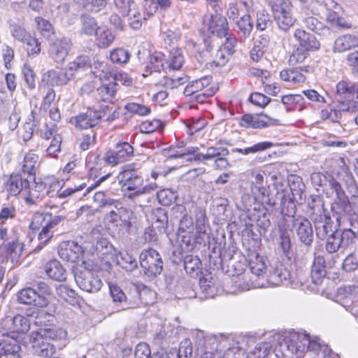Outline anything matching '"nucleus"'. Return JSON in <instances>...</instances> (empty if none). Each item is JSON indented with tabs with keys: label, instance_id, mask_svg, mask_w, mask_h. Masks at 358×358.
<instances>
[{
	"label": "nucleus",
	"instance_id": "f257e3e1",
	"mask_svg": "<svg viewBox=\"0 0 358 358\" xmlns=\"http://www.w3.org/2000/svg\"><path fill=\"white\" fill-rule=\"evenodd\" d=\"M174 213L182 215L179 223V231L193 234L196 242L202 239L206 234V224L208 217L206 208L201 206H195L194 210V222L192 216L187 213L186 207L182 204H176L172 208Z\"/></svg>",
	"mask_w": 358,
	"mask_h": 358
},
{
	"label": "nucleus",
	"instance_id": "f03ea898",
	"mask_svg": "<svg viewBox=\"0 0 358 358\" xmlns=\"http://www.w3.org/2000/svg\"><path fill=\"white\" fill-rule=\"evenodd\" d=\"M322 347V343L317 337L311 338L306 332H291L279 345L282 357L296 355L301 357L307 352H317Z\"/></svg>",
	"mask_w": 358,
	"mask_h": 358
},
{
	"label": "nucleus",
	"instance_id": "7ed1b4c3",
	"mask_svg": "<svg viewBox=\"0 0 358 358\" xmlns=\"http://www.w3.org/2000/svg\"><path fill=\"white\" fill-rule=\"evenodd\" d=\"M64 220L60 215H53L48 212H36L34 213L29 224V229L32 231H40L38 239L40 244L37 250H41L48 245L54 237L53 230Z\"/></svg>",
	"mask_w": 358,
	"mask_h": 358
},
{
	"label": "nucleus",
	"instance_id": "20e7f679",
	"mask_svg": "<svg viewBox=\"0 0 358 358\" xmlns=\"http://www.w3.org/2000/svg\"><path fill=\"white\" fill-rule=\"evenodd\" d=\"M32 178L26 176L23 173H12L5 182V188L10 196H17L20 194L24 195V199L28 203H34L35 199L42 196L36 188L41 185H36L34 189H30V182Z\"/></svg>",
	"mask_w": 358,
	"mask_h": 358
},
{
	"label": "nucleus",
	"instance_id": "39448f33",
	"mask_svg": "<svg viewBox=\"0 0 358 358\" xmlns=\"http://www.w3.org/2000/svg\"><path fill=\"white\" fill-rule=\"evenodd\" d=\"M251 192L253 194L254 199L257 201V203H255V206L252 209H248V219L252 222L250 223V225L252 227L254 223H256L257 226L262 229H267L271 225L270 214L267 208L260 203L264 198L266 189L260 185H255L253 180H251ZM248 225L249 224L248 223ZM249 230L250 229L248 228V235L249 234Z\"/></svg>",
	"mask_w": 358,
	"mask_h": 358
},
{
	"label": "nucleus",
	"instance_id": "423d86ee",
	"mask_svg": "<svg viewBox=\"0 0 358 358\" xmlns=\"http://www.w3.org/2000/svg\"><path fill=\"white\" fill-rule=\"evenodd\" d=\"M117 178L123 191L134 192L128 195L129 198L141 195L148 189L147 187L144 186V180L141 172L134 163L124 166Z\"/></svg>",
	"mask_w": 358,
	"mask_h": 358
},
{
	"label": "nucleus",
	"instance_id": "0eeeda50",
	"mask_svg": "<svg viewBox=\"0 0 358 358\" xmlns=\"http://www.w3.org/2000/svg\"><path fill=\"white\" fill-rule=\"evenodd\" d=\"M38 288V292L31 287L20 289L17 294L18 303L38 308H46L50 303V297L52 295L51 288L44 282H39Z\"/></svg>",
	"mask_w": 358,
	"mask_h": 358
},
{
	"label": "nucleus",
	"instance_id": "6e6552de",
	"mask_svg": "<svg viewBox=\"0 0 358 358\" xmlns=\"http://www.w3.org/2000/svg\"><path fill=\"white\" fill-rule=\"evenodd\" d=\"M279 228L292 230L294 228L299 241L306 245H310L313 241V230L310 221L303 217L285 215L278 222Z\"/></svg>",
	"mask_w": 358,
	"mask_h": 358
},
{
	"label": "nucleus",
	"instance_id": "1a4fd4ad",
	"mask_svg": "<svg viewBox=\"0 0 358 358\" xmlns=\"http://www.w3.org/2000/svg\"><path fill=\"white\" fill-rule=\"evenodd\" d=\"M187 155H194V159L197 161L214 159V166L218 170H224L229 166V163L226 158L229 155V150L226 148L211 146L208 148L206 154L199 152L198 148H191L180 156L184 157Z\"/></svg>",
	"mask_w": 358,
	"mask_h": 358
},
{
	"label": "nucleus",
	"instance_id": "9d476101",
	"mask_svg": "<svg viewBox=\"0 0 358 358\" xmlns=\"http://www.w3.org/2000/svg\"><path fill=\"white\" fill-rule=\"evenodd\" d=\"M271 7L275 21L279 29L287 31L295 23L292 15V4L289 0H266Z\"/></svg>",
	"mask_w": 358,
	"mask_h": 358
},
{
	"label": "nucleus",
	"instance_id": "9b49d317",
	"mask_svg": "<svg viewBox=\"0 0 358 358\" xmlns=\"http://www.w3.org/2000/svg\"><path fill=\"white\" fill-rule=\"evenodd\" d=\"M217 90L212 77L204 76L187 85L184 94L187 96H194L197 101L203 103L207 98L213 96Z\"/></svg>",
	"mask_w": 358,
	"mask_h": 358
},
{
	"label": "nucleus",
	"instance_id": "f8f14e48",
	"mask_svg": "<svg viewBox=\"0 0 358 358\" xmlns=\"http://www.w3.org/2000/svg\"><path fill=\"white\" fill-rule=\"evenodd\" d=\"M248 268L250 271L249 280L252 288H259L264 285L263 279L266 271V266L263 256L256 251L248 253ZM248 287L249 284L248 283ZM249 287H248V289Z\"/></svg>",
	"mask_w": 358,
	"mask_h": 358
},
{
	"label": "nucleus",
	"instance_id": "ddd939ff",
	"mask_svg": "<svg viewBox=\"0 0 358 358\" xmlns=\"http://www.w3.org/2000/svg\"><path fill=\"white\" fill-rule=\"evenodd\" d=\"M140 265L148 277H155L163 270V261L159 253L155 249L149 248L140 254Z\"/></svg>",
	"mask_w": 358,
	"mask_h": 358
},
{
	"label": "nucleus",
	"instance_id": "4468645a",
	"mask_svg": "<svg viewBox=\"0 0 358 358\" xmlns=\"http://www.w3.org/2000/svg\"><path fill=\"white\" fill-rule=\"evenodd\" d=\"M30 329V320L27 317L17 314L13 317H6L0 321V333L15 337L26 334Z\"/></svg>",
	"mask_w": 358,
	"mask_h": 358
},
{
	"label": "nucleus",
	"instance_id": "2eb2a0df",
	"mask_svg": "<svg viewBox=\"0 0 358 358\" xmlns=\"http://www.w3.org/2000/svg\"><path fill=\"white\" fill-rule=\"evenodd\" d=\"M203 25L208 32L218 38H236L229 32L227 19L220 13L205 15L203 18Z\"/></svg>",
	"mask_w": 358,
	"mask_h": 358
},
{
	"label": "nucleus",
	"instance_id": "dca6fc26",
	"mask_svg": "<svg viewBox=\"0 0 358 358\" xmlns=\"http://www.w3.org/2000/svg\"><path fill=\"white\" fill-rule=\"evenodd\" d=\"M103 116L101 110L89 107L85 112L71 117L70 123L77 129H92L100 124Z\"/></svg>",
	"mask_w": 358,
	"mask_h": 358
},
{
	"label": "nucleus",
	"instance_id": "f3484780",
	"mask_svg": "<svg viewBox=\"0 0 358 358\" xmlns=\"http://www.w3.org/2000/svg\"><path fill=\"white\" fill-rule=\"evenodd\" d=\"M29 341L34 355L43 357H50L56 352L55 345L46 339L40 332L33 331L29 336Z\"/></svg>",
	"mask_w": 358,
	"mask_h": 358
},
{
	"label": "nucleus",
	"instance_id": "a211bd4d",
	"mask_svg": "<svg viewBox=\"0 0 358 358\" xmlns=\"http://www.w3.org/2000/svg\"><path fill=\"white\" fill-rule=\"evenodd\" d=\"M354 232L344 229L336 231L327 238L325 248L329 253H334L339 248H346L353 243Z\"/></svg>",
	"mask_w": 358,
	"mask_h": 358
},
{
	"label": "nucleus",
	"instance_id": "6ab92c4d",
	"mask_svg": "<svg viewBox=\"0 0 358 358\" xmlns=\"http://www.w3.org/2000/svg\"><path fill=\"white\" fill-rule=\"evenodd\" d=\"M76 281L80 289L88 292H96L103 285L97 274L90 270L82 271L78 273Z\"/></svg>",
	"mask_w": 358,
	"mask_h": 358
},
{
	"label": "nucleus",
	"instance_id": "aec40b11",
	"mask_svg": "<svg viewBox=\"0 0 358 358\" xmlns=\"http://www.w3.org/2000/svg\"><path fill=\"white\" fill-rule=\"evenodd\" d=\"M134 155V148L127 142L119 143L115 150H110L106 155V162L115 166L128 161Z\"/></svg>",
	"mask_w": 358,
	"mask_h": 358
},
{
	"label": "nucleus",
	"instance_id": "412c9836",
	"mask_svg": "<svg viewBox=\"0 0 358 358\" xmlns=\"http://www.w3.org/2000/svg\"><path fill=\"white\" fill-rule=\"evenodd\" d=\"M236 44V38H227L217 50L213 61V64L216 66H224L235 52Z\"/></svg>",
	"mask_w": 358,
	"mask_h": 358
},
{
	"label": "nucleus",
	"instance_id": "4be33fe9",
	"mask_svg": "<svg viewBox=\"0 0 358 358\" xmlns=\"http://www.w3.org/2000/svg\"><path fill=\"white\" fill-rule=\"evenodd\" d=\"M317 212L319 214L312 213L311 219L315 224L316 235L320 239H324L328 236L329 233H333L332 224L331 223L330 217H327L324 214L322 213V208L317 206Z\"/></svg>",
	"mask_w": 358,
	"mask_h": 358
},
{
	"label": "nucleus",
	"instance_id": "5701e85b",
	"mask_svg": "<svg viewBox=\"0 0 358 358\" xmlns=\"http://www.w3.org/2000/svg\"><path fill=\"white\" fill-rule=\"evenodd\" d=\"M25 244L21 242L17 237L8 242L0 244V256L10 259L12 262L19 258L24 250Z\"/></svg>",
	"mask_w": 358,
	"mask_h": 358
},
{
	"label": "nucleus",
	"instance_id": "b1692460",
	"mask_svg": "<svg viewBox=\"0 0 358 358\" xmlns=\"http://www.w3.org/2000/svg\"><path fill=\"white\" fill-rule=\"evenodd\" d=\"M113 78L110 72L105 73L101 78V85L98 87L97 92L102 100L113 98L117 91V83Z\"/></svg>",
	"mask_w": 358,
	"mask_h": 358
},
{
	"label": "nucleus",
	"instance_id": "393cba45",
	"mask_svg": "<svg viewBox=\"0 0 358 358\" xmlns=\"http://www.w3.org/2000/svg\"><path fill=\"white\" fill-rule=\"evenodd\" d=\"M3 338L0 341V356H10L11 358H20L19 352L21 347L18 343L17 337L10 334L2 335Z\"/></svg>",
	"mask_w": 358,
	"mask_h": 358
},
{
	"label": "nucleus",
	"instance_id": "a878e982",
	"mask_svg": "<svg viewBox=\"0 0 358 358\" xmlns=\"http://www.w3.org/2000/svg\"><path fill=\"white\" fill-rule=\"evenodd\" d=\"M355 287L350 286L341 287L337 289L334 296V301L342 306L345 310L351 312L355 303L358 301L355 299V296L352 291Z\"/></svg>",
	"mask_w": 358,
	"mask_h": 358
},
{
	"label": "nucleus",
	"instance_id": "bb28decb",
	"mask_svg": "<svg viewBox=\"0 0 358 358\" xmlns=\"http://www.w3.org/2000/svg\"><path fill=\"white\" fill-rule=\"evenodd\" d=\"M71 48L69 42L64 39H57L50 44V56L57 63L64 62Z\"/></svg>",
	"mask_w": 358,
	"mask_h": 358
},
{
	"label": "nucleus",
	"instance_id": "cd10ccee",
	"mask_svg": "<svg viewBox=\"0 0 358 358\" xmlns=\"http://www.w3.org/2000/svg\"><path fill=\"white\" fill-rule=\"evenodd\" d=\"M47 276L52 280L64 282L66 280V271L61 262L55 259L47 262L43 267Z\"/></svg>",
	"mask_w": 358,
	"mask_h": 358
},
{
	"label": "nucleus",
	"instance_id": "c85d7f7f",
	"mask_svg": "<svg viewBox=\"0 0 358 358\" xmlns=\"http://www.w3.org/2000/svg\"><path fill=\"white\" fill-rule=\"evenodd\" d=\"M294 36L299 42L300 47L306 52L317 50L320 47V43L316 37L303 29H296Z\"/></svg>",
	"mask_w": 358,
	"mask_h": 358
},
{
	"label": "nucleus",
	"instance_id": "c756f323",
	"mask_svg": "<svg viewBox=\"0 0 358 358\" xmlns=\"http://www.w3.org/2000/svg\"><path fill=\"white\" fill-rule=\"evenodd\" d=\"M268 278L271 283L279 285L289 279V272L281 262L275 260L271 264Z\"/></svg>",
	"mask_w": 358,
	"mask_h": 358
},
{
	"label": "nucleus",
	"instance_id": "7c9ffc66",
	"mask_svg": "<svg viewBox=\"0 0 358 358\" xmlns=\"http://www.w3.org/2000/svg\"><path fill=\"white\" fill-rule=\"evenodd\" d=\"M92 67L91 59L86 55L77 56L68 64L66 71L71 77L74 78L76 74L90 70Z\"/></svg>",
	"mask_w": 358,
	"mask_h": 358
},
{
	"label": "nucleus",
	"instance_id": "2f4dec72",
	"mask_svg": "<svg viewBox=\"0 0 358 358\" xmlns=\"http://www.w3.org/2000/svg\"><path fill=\"white\" fill-rule=\"evenodd\" d=\"M356 92V85L350 82L340 81L336 86L335 99L338 102L353 99Z\"/></svg>",
	"mask_w": 358,
	"mask_h": 358
},
{
	"label": "nucleus",
	"instance_id": "473e14b6",
	"mask_svg": "<svg viewBox=\"0 0 358 358\" xmlns=\"http://www.w3.org/2000/svg\"><path fill=\"white\" fill-rule=\"evenodd\" d=\"M356 47H358V35L344 34L335 40L333 50L343 52Z\"/></svg>",
	"mask_w": 358,
	"mask_h": 358
},
{
	"label": "nucleus",
	"instance_id": "72a5a7b5",
	"mask_svg": "<svg viewBox=\"0 0 358 358\" xmlns=\"http://www.w3.org/2000/svg\"><path fill=\"white\" fill-rule=\"evenodd\" d=\"M325 260L322 256L315 257L310 271L312 281L315 285L322 283L326 275Z\"/></svg>",
	"mask_w": 358,
	"mask_h": 358
},
{
	"label": "nucleus",
	"instance_id": "f704fd0d",
	"mask_svg": "<svg viewBox=\"0 0 358 358\" xmlns=\"http://www.w3.org/2000/svg\"><path fill=\"white\" fill-rule=\"evenodd\" d=\"M56 292L61 299L72 306H79L81 303L82 298L75 290L65 285H59L57 287Z\"/></svg>",
	"mask_w": 358,
	"mask_h": 358
},
{
	"label": "nucleus",
	"instance_id": "c9c22d12",
	"mask_svg": "<svg viewBox=\"0 0 358 358\" xmlns=\"http://www.w3.org/2000/svg\"><path fill=\"white\" fill-rule=\"evenodd\" d=\"M38 162V155L34 153L31 150L28 152L23 159L21 168L22 173L27 174L29 178H34L36 174V168Z\"/></svg>",
	"mask_w": 358,
	"mask_h": 358
},
{
	"label": "nucleus",
	"instance_id": "e433bc0d",
	"mask_svg": "<svg viewBox=\"0 0 358 358\" xmlns=\"http://www.w3.org/2000/svg\"><path fill=\"white\" fill-rule=\"evenodd\" d=\"M110 176V173L102 175L101 168L98 165H95L91 167L87 174L88 179L95 180V182L87 187V192H91L92 190L99 186L103 181H105Z\"/></svg>",
	"mask_w": 358,
	"mask_h": 358
},
{
	"label": "nucleus",
	"instance_id": "4c0bfd02",
	"mask_svg": "<svg viewBox=\"0 0 358 358\" xmlns=\"http://www.w3.org/2000/svg\"><path fill=\"white\" fill-rule=\"evenodd\" d=\"M118 216L120 222L117 227L120 229L129 231L132 226V222L136 220L134 213L131 210L121 206L119 207Z\"/></svg>",
	"mask_w": 358,
	"mask_h": 358
},
{
	"label": "nucleus",
	"instance_id": "58836bf2",
	"mask_svg": "<svg viewBox=\"0 0 358 358\" xmlns=\"http://www.w3.org/2000/svg\"><path fill=\"white\" fill-rule=\"evenodd\" d=\"M45 76L48 78V81L55 86L66 85L72 78L67 71L62 72L54 69L47 71Z\"/></svg>",
	"mask_w": 358,
	"mask_h": 358
},
{
	"label": "nucleus",
	"instance_id": "ea45409f",
	"mask_svg": "<svg viewBox=\"0 0 358 358\" xmlns=\"http://www.w3.org/2000/svg\"><path fill=\"white\" fill-rule=\"evenodd\" d=\"M46 339L52 342H60L65 341L67 333L65 330L58 327L43 328L37 330Z\"/></svg>",
	"mask_w": 358,
	"mask_h": 358
},
{
	"label": "nucleus",
	"instance_id": "a19ab883",
	"mask_svg": "<svg viewBox=\"0 0 358 358\" xmlns=\"http://www.w3.org/2000/svg\"><path fill=\"white\" fill-rule=\"evenodd\" d=\"M36 29L41 36L46 39L51 38L55 34V31L52 24L47 20L36 17L34 19Z\"/></svg>",
	"mask_w": 358,
	"mask_h": 358
},
{
	"label": "nucleus",
	"instance_id": "79ce46f5",
	"mask_svg": "<svg viewBox=\"0 0 358 358\" xmlns=\"http://www.w3.org/2000/svg\"><path fill=\"white\" fill-rule=\"evenodd\" d=\"M280 78L285 82L294 84L303 83L306 81V76L297 69H284L280 73Z\"/></svg>",
	"mask_w": 358,
	"mask_h": 358
},
{
	"label": "nucleus",
	"instance_id": "37998d69",
	"mask_svg": "<svg viewBox=\"0 0 358 358\" xmlns=\"http://www.w3.org/2000/svg\"><path fill=\"white\" fill-rule=\"evenodd\" d=\"M168 66L172 70H179L185 63L182 52L179 48H173L170 51L167 60Z\"/></svg>",
	"mask_w": 358,
	"mask_h": 358
},
{
	"label": "nucleus",
	"instance_id": "c03bdc74",
	"mask_svg": "<svg viewBox=\"0 0 358 358\" xmlns=\"http://www.w3.org/2000/svg\"><path fill=\"white\" fill-rule=\"evenodd\" d=\"M96 32L95 43L99 48H106L108 47L114 41L115 36L108 29H103L101 27Z\"/></svg>",
	"mask_w": 358,
	"mask_h": 358
},
{
	"label": "nucleus",
	"instance_id": "a18cd8bd",
	"mask_svg": "<svg viewBox=\"0 0 358 358\" xmlns=\"http://www.w3.org/2000/svg\"><path fill=\"white\" fill-rule=\"evenodd\" d=\"M130 52L123 48L113 49L110 53V59L113 64L124 65L127 64L130 59Z\"/></svg>",
	"mask_w": 358,
	"mask_h": 358
},
{
	"label": "nucleus",
	"instance_id": "49530a36",
	"mask_svg": "<svg viewBox=\"0 0 358 358\" xmlns=\"http://www.w3.org/2000/svg\"><path fill=\"white\" fill-rule=\"evenodd\" d=\"M303 23L306 28L318 34H321L325 31H329V29L328 27L324 26L322 22L319 21L316 17L313 16H308L304 17L303 19Z\"/></svg>",
	"mask_w": 358,
	"mask_h": 358
},
{
	"label": "nucleus",
	"instance_id": "de8ad7c7",
	"mask_svg": "<svg viewBox=\"0 0 358 358\" xmlns=\"http://www.w3.org/2000/svg\"><path fill=\"white\" fill-rule=\"evenodd\" d=\"M336 8H336L327 9V13L326 14L327 21L334 27L343 29L350 28L351 26L346 22V20L343 17H340L337 12L334 10V9Z\"/></svg>",
	"mask_w": 358,
	"mask_h": 358
},
{
	"label": "nucleus",
	"instance_id": "09e8293b",
	"mask_svg": "<svg viewBox=\"0 0 358 358\" xmlns=\"http://www.w3.org/2000/svg\"><path fill=\"white\" fill-rule=\"evenodd\" d=\"M24 43V48L27 56L34 57L38 56L41 52V43L35 36H31Z\"/></svg>",
	"mask_w": 358,
	"mask_h": 358
},
{
	"label": "nucleus",
	"instance_id": "8fccbe9b",
	"mask_svg": "<svg viewBox=\"0 0 358 358\" xmlns=\"http://www.w3.org/2000/svg\"><path fill=\"white\" fill-rule=\"evenodd\" d=\"M96 141V134L91 131L88 133H84L78 138L79 149L82 151L89 150L92 146L95 145Z\"/></svg>",
	"mask_w": 358,
	"mask_h": 358
},
{
	"label": "nucleus",
	"instance_id": "3c124183",
	"mask_svg": "<svg viewBox=\"0 0 358 358\" xmlns=\"http://www.w3.org/2000/svg\"><path fill=\"white\" fill-rule=\"evenodd\" d=\"M163 127L162 122L156 118L144 120L139 125L141 132L145 134L153 133L158 130L161 131Z\"/></svg>",
	"mask_w": 358,
	"mask_h": 358
},
{
	"label": "nucleus",
	"instance_id": "603ef678",
	"mask_svg": "<svg viewBox=\"0 0 358 358\" xmlns=\"http://www.w3.org/2000/svg\"><path fill=\"white\" fill-rule=\"evenodd\" d=\"M227 15L230 20H232L236 22V25L238 29L245 32L246 30V22L244 19V16L238 18L239 16V10L238 7L234 4H230L227 10Z\"/></svg>",
	"mask_w": 358,
	"mask_h": 358
},
{
	"label": "nucleus",
	"instance_id": "864d4df0",
	"mask_svg": "<svg viewBox=\"0 0 358 358\" xmlns=\"http://www.w3.org/2000/svg\"><path fill=\"white\" fill-rule=\"evenodd\" d=\"M124 109L132 114L139 116H145L151 113V108L144 104L136 102H129L124 106Z\"/></svg>",
	"mask_w": 358,
	"mask_h": 358
},
{
	"label": "nucleus",
	"instance_id": "5fc2aeb1",
	"mask_svg": "<svg viewBox=\"0 0 358 358\" xmlns=\"http://www.w3.org/2000/svg\"><path fill=\"white\" fill-rule=\"evenodd\" d=\"M187 134L190 136L201 130L206 124V121L201 117H194L187 120Z\"/></svg>",
	"mask_w": 358,
	"mask_h": 358
},
{
	"label": "nucleus",
	"instance_id": "6e6d98bb",
	"mask_svg": "<svg viewBox=\"0 0 358 358\" xmlns=\"http://www.w3.org/2000/svg\"><path fill=\"white\" fill-rule=\"evenodd\" d=\"M272 348V345L269 341L258 343L255 349L250 352L248 358H265L268 356Z\"/></svg>",
	"mask_w": 358,
	"mask_h": 358
},
{
	"label": "nucleus",
	"instance_id": "4d7b16f0",
	"mask_svg": "<svg viewBox=\"0 0 358 358\" xmlns=\"http://www.w3.org/2000/svg\"><path fill=\"white\" fill-rule=\"evenodd\" d=\"M62 138L59 134H55L52 138L50 144L46 149L47 155L52 158H57L61 152Z\"/></svg>",
	"mask_w": 358,
	"mask_h": 358
},
{
	"label": "nucleus",
	"instance_id": "13d9d810",
	"mask_svg": "<svg viewBox=\"0 0 358 358\" xmlns=\"http://www.w3.org/2000/svg\"><path fill=\"white\" fill-rule=\"evenodd\" d=\"M270 120L272 122L271 123H268L264 120H261L259 119V117H253L251 115L248 114V127H251L254 129H261L267 127L270 125L275 124L278 125L280 124L279 120L277 119H270Z\"/></svg>",
	"mask_w": 358,
	"mask_h": 358
},
{
	"label": "nucleus",
	"instance_id": "bf43d9fd",
	"mask_svg": "<svg viewBox=\"0 0 358 358\" xmlns=\"http://www.w3.org/2000/svg\"><path fill=\"white\" fill-rule=\"evenodd\" d=\"M22 72L29 88L34 89L36 86V76L30 64L28 63L24 64Z\"/></svg>",
	"mask_w": 358,
	"mask_h": 358
},
{
	"label": "nucleus",
	"instance_id": "052dcab7",
	"mask_svg": "<svg viewBox=\"0 0 358 358\" xmlns=\"http://www.w3.org/2000/svg\"><path fill=\"white\" fill-rule=\"evenodd\" d=\"M16 208L13 204L4 205L0 210V224H5L8 220L16 217Z\"/></svg>",
	"mask_w": 358,
	"mask_h": 358
},
{
	"label": "nucleus",
	"instance_id": "680f3d73",
	"mask_svg": "<svg viewBox=\"0 0 358 358\" xmlns=\"http://www.w3.org/2000/svg\"><path fill=\"white\" fill-rule=\"evenodd\" d=\"M308 52L303 48L298 47L292 52L289 58V63L290 65H295L302 63L307 57Z\"/></svg>",
	"mask_w": 358,
	"mask_h": 358
},
{
	"label": "nucleus",
	"instance_id": "e2e57ef3",
	"mask_svg": "<svg viewBox=\"0 0 358 358\" xmlns=\"http://www.w3.org/2000/svg\"><path fill=\"white\" fill-rule=\"evenodd\" d=\"M115 4L119 13L123 17L129 15L131 7L135 5L133 0H115Z\"/></svg>",
	"mask_w": 358,
	"mask_h": 358
},
{
	"label": "nucleus",
	"instance_id": "0e129e2a",
	"mask_svg": "<svg viewBox=\"0 0 358 358\" xmlns=\"http://www.w3.org/2000/svg\"><path fill=\"white\" fill-rule=\"evenodd\" d=\"M248 101L252 105L257 106L260 108H264L271 102V99L268 97L259 92L252 93Z\"/></svg>",
	"mask_w": 358,
	"mask_h": 358
},
{
	"label": "nucleus",
	"instance_id": "69168bd1",
	"mask_svg": "<svg viewBox=\"0 0 358 358\" xmlns=\"http://www.w3.org/2000/svg\"><path fill=\"white\" fill-rule=\"evenodd\" d=\"M56 98V92L52 88H49L45 94V96L43 98V100L41 103V108L44 110L47 111L52 106H57V103L55 102Z\"/></svg>",
	"mask_w": 358,
	"mask_h": 358
},
{
	"label": "nucleus",
	"instance_id": "338daca9",
	"mask_svg": "<svg viewBox=\"0 0 358 358\" xmlns=\"http://www.w3.org/2000/svg\"><path fill=\"white\" fill-rule=\"evenodd\" d=\"M289 182L290 189L294 195H301L303 193L305 185L301 177L292 176L291 178L289 179Z\"/></svg>",
	"mask_w": 358,
	"mask_h": 358
},
{
	"label": "nucleus",
	"instance_id": "774afa93",
	"mask_svg": "<svg viewBox=\"0 0 358 358\" xmlns=\"http://www.w3.org/2000/svg\"><path fill=\"white\" fill-rule=\"evenodd\" d=\"M358 267V257L356 255L350 253L343 262V268L346 272L355 271Z\"/></svg>",
	"mask_w": 358,
	"mask_h": 358
}]
</instances>
